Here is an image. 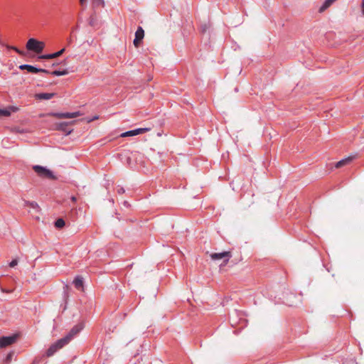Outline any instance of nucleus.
Wrapping results in <instances>:
<instances>
[{"label": "nucleus", "mask_w": 364, "mask_h": 364, "mask_svg": "<svg viewBox=\"0 0 364 364\" xmlns=\"http://www.w3.org/2000/svg\"><path fill=\"white\" fill-rule=\"evenodd\" d=\"M80 325L75 326L64 338L53 343L46 351V356L50 357L58 350L68 344L70 341L82 330Z\"/></svg>", "instance_id": "obj_1"}, {"label": "nucleus", "mask_w": 364, "mask_h": 364, "mask_svg": "<svg viewBox=\"0 0 364 364\" xmlns=\"http://www.w3.org/2000/svg\"><path fill=\"white\" fill-rule=\"evenodd\" d=\"M45 48V43L35 38H30L26 43V48L37 53H41Z\"/></svg>", "instance_id": "obj_2"}, {"label": "nucleus", "mask_w": 364, "mask_h": 364, "mask_svg": "<svg viewBox=\"0 0 364 364\" xmlns=\"http://www.w3.org/2000/svg\"><path fill=\"white\" fill-rule=\"evenodd\" d=\"M33 169L40 177L50 179L55 178L52 171L43 166L36 165L33 166Z\"/></svg>", "instance_id": "obj_3"}, {"label": "nucleus", "mask_w": 364, "mask_h": 364, "mask_svg": "<svg viewBox=\"0 0 364 364\" xmlns=\"http://www.w3.org/2000/svg\"><path fill=\"white\" fill-rule=\"evenodd\" d=\"M82 114L80 112H53L48 114L49 116L54 117L58 119H71L81 116Z\"/></svg>", "instance_id": "obj_4"}, {"label": "nucleus", "mask_w": 364, "mask_h": 364, "mask_svg": "<svg viewBox=\"0 0 364 364\" xmlns=\"http://www.w3.org/2000/svg\"><path fill=\"white\" fill-rule=\"evenodd\" d=\"M210 257L213 260L223 259L224 264H226L232 257V254L230 251H225L220 253H211Z\"/></svg>", "instance_id": "obj_5"}, {"label": "nucleus", "mask_w": 364, "mask_h": 364, "mask_svg": "<svg viewBox=\"0 0 364 364\" xmlns=\"http://www.w3.org/2000/svg\"><path fill=\"white\" fill-rule=\"evenodd\" d=\"M17 336L16 335L10 336H4L0 338V347L5 348L13 343L16 341Z\"/></svg>", "instance_id": "obj_6"}, {"label": "nucleus", "mask_w": 364, "mask_h": 364, "mask_svg": "<svg viewBox=\"0 0 364 364\" xmlns=\"http://www.w3.org/2000/svg\"><path fill=\"white\" fill-rule=\"evenodd\" d=\"M150 130H151L150 128H139V129H136L134 130H131V131L124 132L120 136L122 137L132 136H136L138 134L146 133Z\"/></svg>", "instance_id": "obj_7"}, {"label": "nucleus", "mask_w": 364, "mask_h": 364, "mask_svg": "<svg viewBox=\"0 0 364 364\" xmlns=\"http://www.w3.org/2000/svg\"><path fill=\"white\" fill-rule=\"evenodd\" d=\"M144 37V31L141 27L139 26L136 31L135 32V38L134 39L133 43L136 48H138Z\"/></svg>", "instance_id": "obj_8"}, {"label": "nucleus", "mask_w": 364, "mask_h": 364, "mask_svg": "<svg viewBox=\"0 0 364 364\" xmlns=\"http://www.w3.org/2000/svg\"><path fill=\"white\" fill-rule=\"evenodd\" d=\"M19 69L21 70H26L29 73H49V71L45 69L37 68L33 65H21L19 66Z\"/></svg>", "instance_id": "obj_9"}, {"label": "nucleus", "mask_w": 364, "mask_h": 364, "mask_svg": "<svg viewBox=\"0 0 364 364\" xmlns=\"http://www.w3.org/2000/svg\"><path fill=\"white\" fill-rule=\"evenodd\" d=\"M354 159H355V156H348V157L339 161L338 162H337L335 166L337 168H341L344 166L349 164Z\"/></svg>", "instance_id": "obj_10"}, {"label": "nucleus", "mask_w": 364, "mask_h": 364, "mask_svg": "<svg viewBox=\"0 0 364 364\" xmlns=\"http://www.w3.org/2000/svg\"><path fill=\"white\" fill-rule=\"evenodd\" d=\"M55 95V93H38L35 95V97L38 100H50Z\"/></svg>", "instance_id": "obj_11"}, {"label": "nucleus", "mask_w": 364, "mask_h": 364, "mask_svg": "<svg viewBox=\"0 0 364 364\" xmlns=\"http://www.w3.org/2000/svg\"><path fill=\"white\" fill-rule=\"evenodd\" d=\"M105 2L103 0H92V8L93 11H96L97 8H103Z\"/></svg>", "instance_id": "obj_12"}, {"label": "nucleus", "mask_w": 364, "mask_h": 364, "mask_svg": "<svg viewBox=\"0 0 364 364\" xmlns=\"http://www.w3.org/2000/svg\"><path fill=\"white\" fill-rule=\"evenodd\" d=\"M336 0H326L323 5L319 8L318 12L323 13L326 9L331 6V4Z\"/></svg>", "instance_id": "obj_13"}, {"label": "nucleus", "mask_w": 364, "mask_h": 364, "mask_svg": "<svg viewBox=\"0 0 364 364\" xmlns=\"http://www.w3.org/2000/svg\"><path fill=\"white\" fill-rule=\"evenodd\" d=\"M73 283L76 289L83 290V281L81 277H76Z\"/></svg>", "instance_id": "obj_14"}, {"label": "nucleus", "mask_w": 364, "mask_h": 364, "mask_svg": "<svg viewBox=\"0 0 364 364\" xmlns=\"http://www.w3.org/2000/svg\"><path fill=\"white\" fill-rule=\"evenodd\" d=\"M25 205L28 206L33 209L36 210L38 212L40 211V207L37 203L34 201H25Z\"/></svg>", "instance_id": "obj_15"}, {"label": "nucleus", "mask_w": 364, "mask_h": 364, "mask_svg": "<svg viewBox=\"0 0 364 364\" xmlns=\"http://www.w3.org/2000/svg\"><path fill=\"white\" fill-rule=\"evenodd\" d=\"M97 12L95 11L90 18V25L95 26L97 25Z\"/></svg>", "instance_id": "obj_16"}, {"label": "nucleus", "mask_w": 364, "mask_h": 364, "mask_svg": "<svg viewBox=\"0 0 364 364\" xmlns=\"http://www.w3.org/2000/svg\"><path fill=\"white\" fill-rule=\"evenodd\" d=\"M51 75H55V76H61V75H65L68 73V70H63L62 71H60V70H55V71H53L51 73H50Z\"/></svg>", "instance_id": "obj_17"}, {"label": "nucleus", "mask_w": 364, "mask_h": 364, "mask_svg": "<svg viewBox=\"0 0 364 364\" xmlns=\"http://www.w3.org/2000/svg\"><path fill=\"white\" fill-rule=\"evenodd\" d=\"M65 221L63 220V219L62 218H59L58 219L55 223V225L56 228H62L65 226Z\"/></svg>", "instance_id": "obj_18"}, {"label": "nucleus", "mask_w": 364, "mask_h": 364, "mask_svg": "<svg viewBox=\"0 0 364 364\" xmlns=\"http://www.w3.org/2000/svg\"><path fill=\"white\" fill-rule=\"evenodd\" d=\"M53 58H55L53 53L42 55L38 56V59H53Z\"/></svg>", "instance_id": "obj_19"}, {"label": "nucleus", "mask_w": 364, "mask_h": 364, "mask_svg": "<svg viewBox=\"0 0 364 364\" xmlns=\"http://www.w3.org/2000/svg\"><path fill=\"white\" fill-rule=\"evenodd\" d=\"M11 114V112L9 109H0V117L1 116H9Z\"/></svg>", "instance_id": "obj_20"}, {"label": "nucleus", "mask_w": 364, "mask_h": 364, "mask_svg": "<svg viewBox=\"0 0 364 364\" xmlns=\"http://www.w3.org/2000/svg\"><path fill=\"white\" fill-rule=\"evenodd\" d=\"M64 52H65V48H63L60 50H59L56 53H53L54 58H55L60 56Z\"/></svg>", "instance_id": "obj_21"}, {"label": "nucleus", "mask_w": 364, "mask_h": 364, "mask_svg": "<svg viewBox=\"0 0 364 364\" xmlns=\"http://www.w3.org/2000/svg\"><path fill=\"white\" fill-rule=\"evenodd\" d=\"M18 264V261L17 259H13L10 263H9V266L11 267H14L15 266H16Z\"/></svg>", "instance_id": "obj_22"}, {"label": "nucleus", "mask_w": 364, "mask_h": 364, "mask_svg": "<svg viewBox=\"0 0 364 364\" xmlns=\"http://www.w3.org/2000/svg\"><path fill=\"white\" fill-rule=\"evenodd\" d=\"M9 48H11L13 50H14L15 51H16L18 53L21 54V55H23L24 53L23 51H21L20 50H18L17 48L16 47H13V46H9Z\"/></svg>", "instance_id": "obj_23"}, {"label": "nucleus", "mask_w": 364, "mask_h": 364, "mask_svg": "<svg viewBox=\"0 0 364 364\" xmlns=\"http://www.w3.org/2000/svg\"><path fill=\"white\" fill-rule=\"evenodd\" d=\"M360 7H361V11H362V13L364 16V0L362 1V3H361V5H360Z\"/></svg>", "instance_id": "obj_24"}, {"label": "nucleus", "mask_w": 364, "mask_h": 364, "mask_svg": "<svg viewBox=\"0 0 364 364\" xmlns=\"http://www.w3.org/2000/svg\"><path fill=\"white\" fill-rule=\"evenodd\" d=\"M81 6H85L87 3V0H79Z\"/></svg>", "instance_id": "obj_25"}, {"label": "nucleus", "mask_w": 364, "mask_h": 364, "mask_svg": "<svg viewBox=\"0 0 364 364\" xmlns=\"http://www.w3.org/2000/svg\"><path fill=\"white\" fill-rule=\"evenodd\" d=\"M99 119V117L97 115H96L92 119H90L87 120V122H90L92 121H94V120H96V119Z\"/></svg>", "instance_id": "obj_26"}, {"label": "nucleus", "mask_w": 364, "mask_h": 364, "mask_svg": "<svg viewBox=\"0 0 364 364\" xmlns=\"http://www.w3.org/2000/svg\"><path fill=\"white\" fill-rule=\"evenodd\" d=\"M71 200L73 202V203H75L77 201V198L75 196H72L71 197Z\"/></svg>", "instance_id": "obj_27"}, {"label": "nucleus", "mask_w": 364, "mask_h": 364, "mask_svg": "<svg viewBox=\"0 0 364 364\" xmlns=\"http://www.w3.org/2000/svg\"><path fill=\"white\" fill-rule=\"evenodd\" d=\"M65 124V123H61V124H60V127H59V128H58V129H62L63 128V126H64Z\"/></svg>", "instance_id": "obj_28"}, {"label": "nucleus", "mask_w": 364, "mask_h": 364, "mask_svg": "<svg viewBox=\"0 0 364 364\" xmlns=\"http://www.w3.org/2000/svg\"><path fill=\"white\" fill-rule=\"evenodd\" d=\"M206 28H207V26L205 25L204 27L203 28V32L205 31Z\"/></svg>", "instance_id": "obj_29"}, {"label": "nucleus", "mask_w": 364, "mask_h": 364, "mask_svg": "<svg viewBox=\"0 0 364 364\" xmlns=\"http://www.w3.org/2000/svg\"><path fill=\"white\" fill-rule=\"evenodd\" d=\"M11 354H9V355L7 356V360L11 359Z\"/></svg>", "instance_id": "obj_30"}]
</instances>
